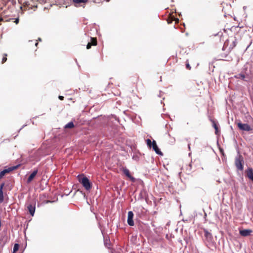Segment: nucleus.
Segmentation results:
<instances>
[{
	"label": "nucleus",
	"instance_id": "obj_1",
	"mask_svg": "<svg viewBox=\"0 0 253 253\" xmlns=\"http://www.w3.org/2000/svg\"><path fill=\"white\" fill-rule=\"evenodd\" d=\"M78 180L86 190H89L91 188L92 184L86 176L84 175H79Z\"/></svg>",
	"mask_w": 253,
	"mask_h": 253
},
{
	"label": "nucleus",
	"instance_id": "obj_2",
	"mask_svg": "<svg viewBox=\"0 0 253 253\" xmlns=\"http://www.w3.org/2000/svg\"><path fill=\"white\" fill-rule=\"evenodd\" d=\"M19 165H17L4 169L0 172V179H1L5 174H8L11 171L16 169L19 167Z\"/></svg>",
	"mask_w": 253,
	"mask_h": 253
},
{
	"label": "nucleus",
	"instance_id": "obj_3",
	"mask_svg": "<svg viewBox=\"0 0 253 253\" xmlns=\"http://www.w3.org/2000/svg\"><path fill=\"white\" fill-rule=\"evenodd\" d=\"M243 159L241 156H239L235 158V164L238 170H243Z\"/></svg>",
	"mask_w": 253,
	"mask_h": 253
},
{
	"label": "nucleus",
	"instance_id": "obj_4",
	"mask_svg": "<svg viewBox=\"0 0 253 253\" xmlns=\"http://www.w3.org/2000/svg\"><path fill=\"white\" fill-rule=\"evenodd\" d=\"M133 213L131 211H129L128 212V215H127V223L129 226H133L134 225V222L133 220Z\"/></svg>",
	"mask_w": 253,
	"mask_h": 253
},
{
	"label": "nucleus",
	"instance_id": "obj_5",
	"mask_svg": "<svg viewBox=\"0 0 253 253\" xmlns=\"http://www.w3.org/2000/svg\"><path fill=\"white\" fill-rule=\"evenodd\" d=\"M238 127L243 130L249 131L251 129L250 126L247 124H242L239 123L238 124Z\"/></svg>",
	"mask_w": 253,
	"mask_h": 253
},
{
	"label": "nucleus",
	"instance_id": "obj_6",
	"mask_svg": "<svg viewBox=\"0 0 253 253\" xmlns=\"http://www.w3.org/2000/svg\"><path fill=\"white\" fill-rule=\"evenodd\" d=\"M123 171L124 173L128 177L132 182L135 181V178L133 176H132L130 173L129 170L126 168H123Z\"/></svg>",
	"mask_w": 253,
	"mask_h": 253
},
{
	"label": "nucleus",
	"instance_id": "obj_7",
	"mask_svg": "<svg viewBox=\"0 0 253 253\" xmlns=\"http://www.w3.org/2000/svg\"><path fill=\"white\" fill-rule=\"evenodd\" d=\"M153 150L155 151V152L160 155H163V153L160 151L159 148H158L156 142L155 140H153L152 142V145Z\"/></svg>",
	"mask_w": 253,
	"mask_h": 253
},
{
	"label": "nucleus",
	"instance_id": "obj_8",
	"mask_svg": "<svg viewBox=\"0 0 253 253\" xmlns=\"http://www.w3.org/2000/svg\"><path fill=\"white\" fill-rule=\"evenodd\" d=\"M204 232L206 240L209 242L211 241L212 239V234L206 229H204Z\"/></svg>",
	"mask_w": 253,
	"mask_h": 253
},
{
	"label": "nucleus",
	"instance_id": "obj_9",
	"mask_svg": "<svg viewBox=\"0 0 253 253\" xmlns=\"http://www.w3.org/2000/svg\"><path fill=\"white\" fill-rule=\"evenodd\" d=\"M38 171V170L37 169H35L33 171V172L30 175V176H29V177L27 179V183H29L33 180V179L35 178V177L37 175Z\"/></svg>",
	"mask_w": 253,
	"mask_h": 253
},
{
	"label": "nucleus",
	"instance_id": "obj_10",
	"mask_svg": "<svg viewBox=\"0 0 253 253\" xmlns=\"http://www.w3.org/2000/svg\"><path fill=\"white\" fill-rule=\"evenodd\" d=\"M247 176L253 181V169L252 168H248L246 170Z\"/></svg>",
	"mask_w": 253,
	"mask_h": 253
},
{
	"label": "nucleus",
	"instance_id": "obj_11",
	"mask_svg": "<svg viewBox=\"0 0 253 253\" xmlns=\"http://www.w3.org/2000/svg\"><path fill=\"white\" fill-rule=\"evenodd\" d=\"M27 209L28 210V211H29L30 214L32 216H33L35 213V209H36L35 205L30 204L27 206Z\"/></svg>",
	"mask_w": 253,
	"mask_h": 253
},
{
	"label": "nucleus",
	"instance_id": "obj_12",
	"mask_svg": "<svg viewBox=\"0 0 253 253\" xmlns=\"http://www.w3.org/2000/svg\"><path fill=\"white\" fill-rule=\"evenodd\" d=\"M252 232V230L250 229H245L240 231V234L242 236H249Z\"/></svg>",
	"mask_w": 253,
	"mask_h": 253
},
{
	"label": "nucleus",
	"instance_id": "obj_13",
	"mask_svg": "<svg viewBox=\"0 0 253 253\" xmlns=\"http://www.w3.org/2000/svg\"><path fill=\"white\" fill-rule=\"evenodd\" d=\"M4 186V183H2L0 185V203H1L3 202L4 197H3V188Z\"/></svg>",
	"mask_w": 253,
	"mask_h": 253
},
{
	"label": "nucleus",
	"instance_id": "obj_14",
	"mask_svg": "<svg viewBox=\"0 0 253 253\" xmlns=\"http://www.w3.org/2000/svg\"><path fill=\"white\" fill-rule=\"evenodd\" d=\"M210 120L211 122L212 123L213 127L215 129V133L216 134H217L218 130V128L217 125L215 121L214 120L211 119H210Z\"/></svg>",
	"mask_w": 253,
	"mask_h": 253
},
{
	"label": "nucleus",
	"instance_id": "obj_15",
	"mask_svg": "<svg viewBox=\"0 0 253 253\" xmlns=\"http://www.w3.org/2000/svg\"><path fill=\"white\" fill-rule=\"evenodd\" d=\"M74 3L79 4L81 3H85L88 1V0H73Z\"/></svg>",
	"mask_w": 253,
	"mask_h": 253
},
{
	"label": "nucleus",
	"instance_id": "obj_16",
	"mask_svg": "<svg viewBox=\"0 0 253 253\" xmlns=\"http://www.w3.org/2000/svg\"><path fill=\"white\" fill-rule=\"evenodd\" d=\"M19 248V245L18 244H15L13 247L12 253H16Z\"/></svg>",
	"mask_w": 253,
	"mask_h": 253
},
{
	"label": "nucleus",
	"instance_id": "obj_17",
	"mask_svg": "<svg viewBox=\"0 0 253 253\" xmlns=\"http://www.w3.org/2000/svg\"><path fill=\"white\" fill-rule=\"evenodd\" d=\"M92 45H96L97 43V39L96 38H91L90 42Z\"/></svg>",
	"mask_w": 253,
	"mask_h": 253
},
{
	"label": "nucleus",
	"instance_id": "obj_18",
	"mask_svg": "<svg viewBox=\"0 0 253 253\" xmlns=\"http://www.w3.org/2000/svg\"><path fill=\"white\" fill-rule=\"evenodd\" d=\"M74 125L73 122H71L68 123L65 126L66 128H72L74 127Z\"/></svg>",
	"mask_w": 253,
	"mask_h": 253
},
{
	"label": "nucleus",
	"instance_id": "obj_19",
	"mask_svg": "<svg viewBox=\"0 0 253 253\" xmlns=\"http://www.w3.org/2000/svg\"><path fill=\"white\" fill-rule=\"evenodd\" d=\"M146 143H147V145L149 147H151L152 145V142L151 141V140L149 139H147L146 140Z\"/></svg>",
	"mask_w": 253,
	"mask_h": 253
},
{
	"label": "nucleus",
	"instance_id": "obj_20",
	"mask_svg": "<svg viewBox=\"0 0 253 253\" xmlns=\"http://www.w3.org/2000/svg\"><path fill=\"white\" fill-rule=\"evenodd\" d=\"M6 60H7V54H4L3 58L2 59L1 63L2 64L4 63L5 62H6Z\"/></svg>",
	"mask_w": 253,
	"mask_h": 253
},
{
	"label": "nucleus",
	"instance_id": "obj_21",
	"mask_svg": "<svg viewBox=\"0 0 253 253\" xmlns=\"http://www.w3.org/2000/svg\"><path fill=\"white\" fill-rule=\"evenodd\" d=\"M105 245L107 248H108V249H110L111 248V244L110 243V241H108V242H107V241L106 240L105 242Z\"/></svg>",
	"mask_w": 253,
	"mask_h": 253
},
{
	"label": "nucleus",
	"instance_id": "obj_22",
	"mask_svg": "<svg viewBox=\"0 0 253 253\" xmlns=\"http://www.w3.org/2000/svg\"><path fill=\"white\" fill-rule=\"evenodd\" d=\"M186 68L187 69H188L189 70H191V67L190 66V64H189L188 60H187L186 62Z\"/></svg>",
	"mask_w": 253,
	"mask_h": 253
},
{
	"label": "nucleus",
	"instance_id": "obj_23",
	"mask_svg": "<svg viewBox=\"0 0 253 253\" xmlns=\"http://www.w3.org/2000/svg\"><path fill=\"white\" fill-rule=\"evenodd\" d=\"M239 77L238 78H241L243 80H245V76L244 74H240L238 75Z\"/></svg>",
	"mask_w": 253,
	"mask_h": 253
},
{
	"label": "nucleus",
	"instance_id": "obj_24",
	"mask_svg": "<svg viewBox=\"0 0 253 253\" xmlns=\"http://www.w3.org/2000/svg\"><path fill=\"white\" fill-rule=\"evenodd\" d=\"M173 21V17H169L168 19H167V22H168V24H170L171 23H172V22Z\"/></svg>",
	"mask_w": 253,
	"mask_h": 253
},
{
	"label": "nucleus",
	"instance_id": "obj_25",
	"mask_svg": "<svg viewBox=\"0 0 253 253\" xmlns=\"http://www.w3.org/2000/svg\"><path fill=\"white\" fill-rule=\"evenodd\" d=\"M92 45L91 44L90 42H89L86 45V48L87 49H90Z\"/></svg>",
	"mask_w": 253,
	"mask_h": 253
},
{
	"label": "nucleus",
	"instance_id": "obj_26",
	"mask_svg": "<svg viewBox=\"0 0 253 253\" xmlns=\"http://www.w3.org/2000/svg\"><path fill=\"white\" fill-rule=\"evenodd\" d=\"M174 20L175 21V23H178L179 22V19L178 18H175L174 17H173V21Z\"/></svg>",
	"mask_w": 253,
	"mask_h": 253
},
{
	"label": "nucleus",
	"instance_id": "obj_27",
	"mask_svg": "<svg viewBox=\"0 0 253 253\" xmlns=\"http://www.w3.org/2000/svg\"><path fill=\"white\" fill-rule=\"evenodd\" d=\"M58 98L60 100H63L64 98V96L61 95H59Z\"/></svg>",
	"mask_w": 253,
	"mask_h": 253
},
{
	"label": "nucleus",
	"instance_id": "obj_28",
	"mask_svg": "<svg viewBox=\"0 0 253 253\" xmlns=\"http://www.w3.org/2000/svg\"><path fill=\"white\" fill-rule=\"evenodd\" d=\"M134 78L135 79V82L137 83V81L139 80V77L136 76V77H134Z\"/></svg>",
	"mask_w": 253,
	"mask_h": 253
},
{
	"label": "nucleus",
	"instance_id": "obj_29",
	"mask_svg": "<svg viewBox=\"0 0 253 253\" xmlns=\"http://www.w3.org/2000/svg\"><path fill=\"white\" fill-rule=\"evenodd\" d=\"M3 19L2 18H0V25H1V22L3 21Z\"/></svg>",
	"mask_w": 253,
	"mask_h": 253
},
{
	"label": "nucleus",
	"instance_id": "obj_30",
	"mask_svg": "<svg viewBox=\"0 0 253 253\" xmlns=\"http://www.w3.org/2000/svg\"><path fill=\"white\" fill-rule=\"evenodd\" d=\"M15 22V23L16 24H17L19 22V19H16Z\"/></svg>",
	"mask_w": 253,
	"mask_h": 253
},
{
	"label": "nucleus",
	"instance_id": "obj_31",
	"mask_svg": "<svg viewBox=\"0 0 253 253\" xmlns=\"http://www.w3.org/2000/svg\"><path fill=\"white\" fill-rule=\"evenodd\" d=\"M38 44V42H36L35 43V45H36V46H37Z\"/></svg>",
	"mask_w": 253,
	"mask_h": 253
},
{
	"label": "nucleus",
	"instance_id": "obj_32",
	"mask_svg": "<svg viewBox=\"0 0 253 253\" xmlns=\"http://www.w3.org/2000/svg\"><path fill=\"white\" fill-rule=\"evenodd\" d=\"M39 41H41V39L40 38L39 39Z\"/></svg>",
	"mask_w": 253,
	"mask_h": 253
},
{
	"label": "nucleus",
	"instance_id": "obj_33",
	"mask_svg": "<svg viewBox=\"0 0 253 253\" xmlns=\"http://www.w3.org/2000/svg\"><path fill=\"white\" fill-rule=\"evenodd\" d=\"M235 45H235V43H234V46H235Z\"/></svg>",
	"mask_w": 253,
	"mask_h": 253
}]
</instances>
